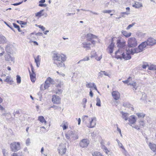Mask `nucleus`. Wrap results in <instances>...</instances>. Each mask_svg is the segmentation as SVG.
I'll return each instance as SVG.
<instances>
[{"label":"nucleus","mask_w":156,"mask_h":156,"mask_svg":"<svg viewBox=\"0 0 156 156\" xmlns=\"http://www.w3.org/2000/svg\"><path fill=\"white\" fill-rule=\"evenodd\" d=\"M66 57L64 54H60L58 53H54L53 56V59L54 63L59 67H64L65 64L63 62L66 60Z\"/></svg>","instance_id":"f257e3e1"},{"label":"nucleus","mask_w":156,"mask_h":156,"mask_svg":"<svg viewBox=\"0 0 156 156\" xmlns=\"http://www.w3.org/2000/svg\"><path fill=\"white\" fill-rule=\"evenodd\" d=\"M83 122L88 128L94 127L96 124V119L95 117L90 118L87 115H84L82 118Z\"/></svg>","instance_id":"f03ea898"},{"label":"nucleus","mask_w":156,"mask_h":156,"mask_svg":"<svg viewBox=\"0 0 156 156\" xmlns=\"http://www.w3.org/2000/svg\"><path fill=\"white\" fill-rule=\"evenodd\" d=\"M129 49H131L129 48L128 51H127L125 54L124 53V51L122 53L120 52V50L116 51L115 52V58L117 59L119 58L122 59L123 58L126 60L130 59L131 58V56L129 54H131L129 52Z\"/></svg>","instance_id":"7ed1b4c3"},{"label":"nucleus","mask_w":156,"mask_h":156,"mask_svg":"<svg viewBox=\"0 0 156 156\" xmlns=\"http://www.w3.org/2000/svg\"><path fill=\"white\" fill-rule=\"evenodd\" d=\"M147 46V45L145 41L143 42L137 48L129 49V52L131 54L133 55L135 53H138L141 52L144 50Z\"/></svg>","instance_id":"20e7f679"},{"label":"nucleus","mask_w":156,"mask_h":156,"mask_svg":"<svg viewBox=\"0 0 156 156\" xmlns=\"http://www.w3.org/2000/svg\"><path fill=\"white\" fill-rule=\"evenodd\" d=\"M117 45L119 48L118 50H120V52L122 53L124 51L126 45V41L123 40L119 39L117 41Z\"/></svg>","instance_id":"39448f33"},{"label":"nucleus","mask_w":156,"mask_h":156,"mask_svg":"<svg viewBox=\"0 0 156 156\" xmlns=\"http://www.w3.org/2000/svg\"><path fill=\"white\" fill-rule=\"evenodd\" d=\"M127 43L128 46L129 48L135 47L138 44L137 41L134 37H131L128 38Z\"/></svg>","instance_id":"423d86ee"},{"label":"nucleus","mask_w":156,"mask_h":156,"mask_svg":"<svg viewBox=\"0 0 156 156\" xmlns=\"http://www.w3.org/2000/svg\"><path fill=\"white\" fill-rule=\"evenodd\" d=\"M10 148L12 151L16 152L20 150L21 148L19 142H14L11 143L10 144Z\"/></svg>","instance_id":"0eeeda50"},{"label":"nucleus","mask_w":156,"mask_h":156,"mask_svg":"<svg viewBox=\"0 0 156 156\" xmlns=\"http://www.w3.org/2000/svg\"><path fill=\"white\" fill-rule=\"evenodd\" d=\"M55 82L54 80L50 77L48 78L45 81L44 85V89H48L51 84H54Z\"/></svg>","instance_id":"6e6552de"},{"label":"nucleus","mask_w":156,"mask_h":156,"mask_svg":"<svg viewBox=\"0 0 156 156\" xmlns=\"http://www.w3.org/2000/svg\"><path fill=\"white\" fill-rule=\"evenodd\" d=\"M58 151L60 154L62 155L64 154L66 151L65 145L62 143L58 147Z\"/></svg>","instance_id":"1a4fd4ad"},{"label":"nucleus","mask_w":156,"mask_h":156,"mask_svg":"<svg viewBox=\"0 0 156 156\" xmlns=\"http://www.w3.org/2000/svg\"><path fill=\"white\" fill-rule=\"evenodd\" d=\"M5 60L9 63L12 62L14 63L15 62V58L14 57L11 56L9 54L6 53L4 56Z\"/></svg>","instance_id":"9d476101"},{"label":"nucleus","mask_w":156,"mask_h":156,"mask_svg":"<svg viewBox=\"0 0 156 156\" xmlns=\"http://www.w3.org/2000/svg\"><path fill=\"white\" fill-rule=\"evenodd\" d=\"M90 141L88 139H84L80 141V146L83 148L86 147H87Z\"/></svg>","instance_id":"9b49d317"},{"label":"nucleus","mask_w":156,"mask_h":156,"mask_svg":"<svg viewBox=\"0 0 156 156\" xmlns=\"http://www.w3.org/2000/svg\"><path fill=\"white\" fill-rule=\"evenodd\" d=\"M52 101L54 104H59L61 103V98L58 96L53 95H52Z\"/></svg>","instance_id":"f8f14e48"},{"label":"nucleus","mask_w":156,"mask_h":156,"mask_svg":"<svg viewBox=\"0 0 156 156\" xmlns=\"http://www.w3.org/2000/svg\"><path fill=\"white\" fill-rule=\"evenodd\" d=\"M145 42L147 46H153L156 44V40L152 37L148 38Z\"/></svg>","instance_id":"ddd939ff"},{"label":"nucleus","mask_w":156,"mask_h":156,"mask_svg":"<svg viewBox=\"0 0 156 156\" xmlns=\"http://www.w3.org/2000/svg\"><path fill=\"white\" fill-rule=\"evenodd\" d=\"M136 118L135 115H133L130 116L128 119L129 121L128 124L132 126V124H134L136 121Z\"/></svg>","instance_id":"4468645a"},{"label":"nucleus","mask_w":156,"mask_h":156,"mask_svg":"<svg viewBox=\"0 0 156 156\" xmlns=\"http://www.w3.org/2000/svg\"><path fill=\"white\" fill-rule=\"evenodd\" d=\"M113 39L112 38L111 39V43L109 45L107 48V50L110 54L112 53L115 47V43H113Z\"/></svg>","instance_id":"2eb2a0df"},{"label":"nucleus","mask_w":156,"mask_h":156,"mask_svg":"<svg viewBox=\"0 0 156 156\" xmlns=\"http://www.w3.org/2000/svg\"><path fill=\"white\" fill-rule=\"evenodd\" d=\"M112 94L113 98L116 100H118L120 98V93L117 91H113L112 92Z\"/></svg>","instance_id":"dca6fc26"},{"label":"nucleus","mask_w":156,"mask_h":156,"mask_svg":"<svg viewBox=\"0 0 156 156\" xmlns=\"http://www.w3.org/2000/svg\"><path fill=\"white\" fill-rule=\"evenodd\" d=\"M146 142L150 148L154 152H156V144L151 142H148V141Z\"/></svg>","instance_id":"f3484780"},{"label":"nucleus","mask_w":156,"mask_h":156,"mask_svg":"<svg viewBox=\"0 0 156 156\" xmlns=\"http://www.w3.org/2000/svg\"><path fill=\"white\" fill-rule=\"evenodd\" d=\"M74 135L73 132L72 131H68L65 134L66 138L69 140L73 137Z\"/></svg>","instance_id":"a211bd4d"},{"label":"nucleus","mask_w":156,"mask_h":156,"mask_svg":"<svg viewBox=\"0 0 156 156\" xmlns=\"http://www.w3.org/2000/svg\"><path fill=\"white\" fill-rule=\"evenodd\" d=\"M120 113L122 115V117L123 119L126 121L128 120V118L129 117V114L126 112H124L123 111L120 112Z\"/></svg>","instance_id":"6ab92c4d"},{"label":"nucleus","mask_w":156,"mask_h":156,"mask_svg":"<svg viewBox=\"0 0 156 156\" xmlns=\"http://www.w3.org/2000/svg\"><path fill=\"white\" fill-rule=\"evenodd\" d=\"M91 45L90 43L87 42H84L82 44V46L83 48H86V50H87L90 49V45Z\"/></svg>","instance_id":"aec40b11"},{"label":"nucleus","mask_w":156,"mask_h":156,"mask_svg":"<svg viewBox=\"0 0 156 156\" xmlns=\"http://www.w3.org/2000/svg\"><path fill=\"white\" fill-rule=\"evenodd\" d=\"M68 126L69 123L68 122L65 121H64L62 122L60 126L62 127L63 130H65L68 128Z\"/></svg>","instance_id":"412c9836"},{"label":"nucleus","mask_w":156,"mask_h":156,"mask_svg":"<svg viewBox=\"0 0 156 156\" xmlns=\"http://www.w3.org/2000/svg\"><path fill=\"white\" fill-rule=\"evenodd\" d=\"M29 71L30 73V75L31 80L32 82L34 83L36 80V74L35 73H31V72L30 70H29Z\"/></svg>","instance_id":"4be33fe9"},{"label":"nucleus","mask_w":156,"mask_h":156,"mask_svg":"<svg viewBox=\"0 0 156 156\" xmlns=\"http://www.w3.org/2000/svg\"><path fill=\"white\" fill-rule=\"evenodd\" d=\"M7 42V40L5 36L0 34V44H4Z\"/></svg>","instance_id":"5701e85b"},{"label":"nucleus","mask_w":156,"mask_h":156,"mask_svg":"<svg viewBox=\"0 0 156 156\" xmlns=\"http://www.w3.org/2000/svg\"><path fill=\"white\" fill-rule=\"evenodd\" d=\"M40 56L38 55L37 57H34L35 62L37 66L39 67L40 65L41 62V58H40Z\"/></svg>","instance_id":"b1692460"},{"label":"nucleus","mask_w":156,"mask_h":156,"mask_svg":"<svg viewBox=\"0 0 156 156\" xmlns=\"http://www.w3.org/2000/svg\"><path fill=\"white\" fill-rule=\"evenodd\" d=\"M123 106L126 108H131V110H133V108L132 105L130 104L129 102H124L123 104Z\"/></svg>","instance_id":"393cba45"},{"label":"nucleus","mask_w":156,"mask_h":156,"mask_svg":"<svg viewBox=\"0 0 156 156\" xmlns=\"http://www.w3.org/2000/svg\"><path fill=\"white\" fill-rule=\"evenodd\" d=\"M133 7L136 9H139L143 7L142 3L138 2H136L135 3L132 5Z\"/></svg>","instance_id":"a878e982"},{"label":"nucleus","mask_w":156,"mask_h":156,"mask_svg":"<svg viewBox=\"0 0 156 156\" xmlns=\"http://www.w3.org/2000/svg\"><path fill=\"white\" fill-rule=\"evenodd\" d=\"M122 34L126 37H128L131 35L132 33L130 32L128 33L127 31L122 30L121 31Z\"/></svg>","instance_id":"bb28decb"},{"label":"nucleus","mask_w":156,"mask_h":156,"mask_svg":"<svg viewBox=\"0 0 156 156\" xmlns=\"http://www.w3.org/2000/svg\"><path fill=\"white\" fill-rule=\"evenodd\" d=\"M38 120L41 122L44 123L46 124L47 122L45 120L44 117L43 116H39L38 117Z\"/></svg>","instance_id":"cd10ccee"},{"label":"nucleus","mask_w":156,"mask_h":156,"mask_svg":"<svg viewBox=\"0 0 156 156\" xmlns=\"http://www.w3.org/2000/svg\"><path fill=\"white\" fill-rule=\"evenodd\" d=\"M138 118H143L145 116V114L143 112H138L136 114Z\"/></svg>","instance_id":"c85d7f7f"},{"label":"nucleus","mask_w":156,"mask_h":156,"mask_svg":"<svg viewBox=\"0 0 156 156\" xmlns=\"http://www.w3.org/2000/svg\"><path fill=\"white\" fill-rule=\"evenodd\" d=\"M129 85L132 86L133 87V90H136L137 88V86L135 82H133L132 83H129L128 85Z\"/></svg>","instance_id":"c756f323"},{"label":"nucleus","mask_w":156,"mask_h":156,"mask_svg":"<svg viewBox=\"0 0 156 156\" xmlns=\"http://www.w3.org/2000/svg\"><path fill=\"white\" fill-rule=\"evenodd\" d=\"M139 123L140 127H144L145 126V122L143 120L140 119L139 121Z\"/></svg>","instance_id":"7c9ffc66"},{"label":"nucleus","mask_w":156,"mask_h":156,"mask_svg":"<svg viewBox=\"0 0 156 156\" xmlns=\"http://www.w3.org/2000/svg\"><path fill=\"white\" fill-rule=\"evenodd\" d=\"M87 102V99L86 98H84L83 99L81 104L84 108H85L86 107V104Z\"/></svg>","instance_id":"2f4dec72"},{"label":"nucleus","mask_w":156,"mask_h":156,"mask_svg":"<svg viewBox=\"0 0 156 156\" xmlns=\"http://www.w3.org/2000/svg\"><path fill=\"white\" fill-rule=\"evenodd\" d=\"M132 79L131 77H129L127 80L122 81V82L125 84H127L128 85L129 83H130V82L131 81Z\"/></svg>","instance_id":"473e14b6"},{"label":"nucleus","mask_w":156,"mask_h":156,"mask_svg":"<svg viewBox=\"0 0 156 156\" xmlns=\"http://www.w3.org/2000/svg\"><path fill=\"white\" fill-rule=\"evenodd\" d=\"M44 10L42 9L40 11L37 12L35 13V16L36 17H41L42 15V13L44 12Z\"/></svg>","instance_id":"72a5a7b5"},{"label":"nucleus","mask_w":156,"mask_h":156,"mask_svg":"<svg viewBox=\"0 0 156 156\" xmlns=\"http://www.w3.org/2000/svg\"><path fill=\"white\" fill-rule=\"evenodd\" d=\"M130 14V13L128 12H121L120 13V16L121 17H125L126 15H128Z\"/></svg>","instance_id":"f704fd0d"},{"label":"nucleus","mask_w":156,"mask_h":156,"mask_svg":"<svg viewBox=\"0 0 156 156\" xmlns=\"http://www.w3.org/2000/svg\"><path fill=\"white\" fill-rule=\"evenodd\" d=\"M140 66L144 69H146L147 67H149L148 63L145 62H143V64L142 65H141Z\"/></svg>","instance_id":"c9c22d12"},{"label":"nucleus","mask_w":156,"mask_h":156,"mask_svg":"<svg viewBox=\"0 0 156 156\" xmlns=\"http://www.w3.org/2000/svg\"><path fill=\"white\" fill-rule=\"evenodd\" d=\"M148 69L150 70H156V65L152 64L150 65L148 67Z\"/></svg>","instance_id":"e433bc0d"},{"label":"nucleus","mask_w":156,"mask_h":156,"mask_svg":"<svg viewBox=\"0 0 156 156\" xmlns=\"http://www.w3.org/2000/svg\"><path fill=\"white\" fill-rule=\"evenodd\" d=\"M96 101H97L96 105L99 107L101 106V100L99 98L97 97L96 98Z\"/></svg>","instance_id":"4c0bfd02"},{"label":"nucleus","mask_w":156,"mask_h":156,"mask_svg":"<svg viewBox=\"0 0 156 156\" xmlns=\"http://www.w3.org/2000/svg\"><path fill=\"white\" fill-rule=\"evenodd\" d=\"M90 58H95L97 56L96 52L94 51H92L91 52Z\"/></svg>","instance_id":"58836bf2"},{"label":"nucleus","mask_w":156,"mask_h":156,"mask_svg":"<svg viewBox=\"0 0 156 156\" xmlns=\"http://www.w3.org/2000/svg\"><path fill=\"white\" fill-rule=\"evenodd\" d=\"M92 154L93 156H103L101 153L98 152H95Z\"/></svg>","instance_id":"ea45409f"},{"label":"nucleus","mask_w":156,"mask_h":156,"mask_svg":"<svg viewBox=\"0 0 156 156\" xmlns=\"http://www.w3.org/2000/svg\"><path fill=\"white\" fill-rule=\"evenodd\" d=\"M93 83H90L86 82V86L87 88H92L93 86Z\"/></svg>","instance_id":"a19ab883"},{"label":"nucleus","mask_w":156,"mask_h":156,"mask_svg":"<svg viewBox=\"0 0 156 156\" xmlns=\"http://www.w3.org/2000/svg\"><path fill=\"white\" fill-rule=\"evenodd\" d=\"M5 52L4 48L0 46V56L3 55Z\"/></svg>","instance_id":"79ce46f5"},{"label":"nucleus","mask_w":156,"mask_h":156,"mask_svg":"<svg viewBox=\"0 0 156 156\" xmlns=\"http://www.w3.org/2000/svg\"><path fill=\"white\" fill-rule=\"evenodd\" d=\"M117 141L118 144L119 146V147H120L122 149L124 150V151L126 152V151L125 149V148H124V147L122 146V143H121L120 142L119 140H117Z\"/></svg>","instance_id":"37998d69"},{"label":"nucleus","mask_w":156,"mask_h":156,"mask_svg":"<svg viewBox=\"0 0 156 156\" xmlns=\"http://www.w3.org/2000/svg\"><path fill=\"white\" fill-rule=\"evenodd\" d=\"M93 34H88L87 35V37L88 40L89 41H90V40L92 38Z\"/></svg>","instance_id":"c03bdc74"},{"label":"nucleus","mask_w":156,"mask_h":156,"mask_svg":"<svg viewBox=\"0 0 156 156\" xmlns=\"http://www.w3.org/2000/svg\"><path fill=\"white\" fill-rule=\"evenodd\" d=\"M16 81L17 83L19 84L21 83V79L20 77L18 75L16 76Z\"/></svg>","instance_id":"a18cd8bd"},{"label":"nucleus","mask_w":156,"mask_h":156,"mask_svg":"<svg viewBox=\"0 0 156 156\" xmlns=\"http://www.w3.org/2000/svg\"><path fill=\"white\" fill-rule=\"evenodd\" d=\"M13 25L14 27L17 29L19 32L21 31V30H20V27L19 25L15 23H13Z\"/></svg>","instance_id":"49530a36"},{"label":"nucleus","mask_w":156,"mask_h":156,"mask_svg":"<svg viewBox=\"0 0 156 156\" xmlns=\"http://www.w3.org/2000/svg\"><path fill=\"white\" fill-rule=\"evenodd\" d=\"M32 34H35V35H36V36H42L43 35V34L41 33H40V32H38V33H31V34H30V36H31L32 35Z\"/></svg>","instance_id":"de8ad7c7"},{"label":"nucleus","mask_w":156,"mask_h":156,"mask_svg":"<svg viewBox=\"0 0 156 156\" xmlns=\"http://www.w3.org/2000/svg\"><path fill=\"white\" fill-rule=\"evenodd\" d=\"M103 73L102 72V71H101L98 74V79H100V78L103 77Z\"/></svg>","instance_id":"09e8293b"},{"label":"nucleus","mask_w":156,"mask_h":156,"mask_svg":"<svg viewBox=\"0 0 156 156\" xmlns=\"http://www.w3.org/2000/svg\"><path fill=\"white\" fill-rule=\"evenodd\" d=\"M135 24V23H133L132 24H129L126 28V30H129L131 27H132Z\"/></svg>","instance_id":"8fccbe9b"},{"label":"nucleus","mask_w":156,"mask_h":156,"mask_svg":"<svg viewBox=\"0 0 156 156\" xmlns=\"http://www.w3.org/2000/svg\"><path fill=\"white\" fill-rule=\"evenodd\" d=\"M30 139L29 138H28L26 140V144L27 146H29L30 145Z\"/></svg>","instance_id":"3c124183"},{"label":"nucleus","mask_w":156,"mask_h":156,"mask_svg":"<svg viewBox=\"0 0 156 156\" xmlns=\"http://www.w3.org/2000/svg\"><path fill=\"white\" fill-rule=\"evenodd\" d=\"M62 92V89H58L56 92L55 93L57 94L60 95L61 94Z\"/></svg>","instance_id":"603ef678"},{"label":"nucleus","mask_w":156,"mask_h":156,"mask_svg":"<svg viewBox=\"0 0 156 156\" xmlns=\"http://www.w3.org/2000/svg\"><path fill=\"white\" fill-rule=\"evenodd\" d=\"M90 59L89 57L86 56L83 59L80 60V61H86L89 60Z\"/></svg>","instance_id":"864d4df0"},{"label":"nucleus","mask_w":156,"mask_h":156,"mask_svg":"<svg viewBox=\"0 0 156 156\" xmlns=\"http://www.w3.org/2000/svg\"><path fill=\"white\" fill-rule=\"evenodd\" d=\"M63 85V82L60 81L59 83L57 84L56 87H61V86Z\"/></svg>","instance_id":"5fc2aeb1"},{"label":"nucleus","mask_w":156,"mask_h":156,"mask_svg":"<svg viewBox=\"0 0 156 156\" xmlns=\"http://www.w3.org/2000/svg\"><path fill=\"white\" fill-rule=\"evenodd\" d=\"M75 14V13H66V16H73Z\"/></svg>","instance_id":"6e6d98bb"},{"label":"nucleus","mask_w":156,"mask_h":156,"mask_svg":"<svg viewBox=\"0 0 156 156\" xmlns=\"http://www.w3.org/2000/svg\"><path fill=\"white\" fill-rule=\"evenodd\" d=\"M132 127L133 128H134L137 130H139L140 129V126H138V125H136L134 126H133Z\"/></svg>","instance_id":"4d7b16f0"},{"label":"nucleus","mask_w":156,"mask_h":156,"mask_svg":"<svg viewBox=\"0 0 156 156\" xmlns=\"http://www.w3.org/2000/svg\"><path fill=\"white\" fill-rule=\"evenodd\" d=\"M10 77L9 76H7L6 78V79L4 80L5 81L8 83L9 81L10 80Z\"/></svg>","instance_id":"13d9d810"},{"label":"nucleus","mask_w":156,"mask_h":156,"mask_svg":"<svg viewBox=\"0 0 156 156\" xmlns=\"http://www.w3.org/2000/svg\"><path fill=\"white\" fill-rule=\"evenodd\" d=\"M95 58L98 61H100L102 58V55H101V56L99 57H98L96 56Z\"/></svg>","instance_id":"bf43d9fd"},{"label":"nucleus","mask_w":156,"mask_h":156,"mask_svg":"<svg viewBox=\"0 0 156 156\" xmlns=\"http://www.w3.org/2000/svg\"><path fill=\"white\" fill-rule=\"evenodd\" d=\"M39 6L41 7H46L47 6V5L45 4H43V3H40L39 4Z\"/></svg>","instance_id":"052dcab7"},{"label":"nucleus","mask_w":156,"mask_h":156,"mask_svg":"<svg viewBox=\"0 0 156 156\" xmlns=\"http://www.w3.org/2000/svg\"><path fill=\"white\" fill-rule=\"evenodd\" d=\"M112 12L111 10H105L103 11V12L104 13H110Z\"/></svg>","instance_id":"680f3d73"},{"label":"nucleus","mask_w":156,"mask_h":156,"mask_svg":"<svg viewBox=\"0 0 156 156\" xmlns=\"http://www.w3.org/2000/svg\"><path fill=\"white\" fill-rule=\"evenodd\" d=\"M10 47L9 46L7 45L5 48L6 51L7 52H9L10 51L9 50V49H10Z\"/></svg>","instance_id":"e2e57ef3"},{"label":"nucleus","mask_w":156,"mask_h":156,"mask_svg":"<svg viewBox=\"0 0 156 156\" xmlns=\"http://www.w3.org/2000/svg\"><path fill=\"white\" fill-rule=\"evenodd\" d=\"M38 27L41 29L43 31H44L45 29V28L43 26L39 25Z\"/></svg>","instance_id":"0e129e2a"},{"label":"nucleus","mask_w":156,"mask_h":156,"mask_svg":"<svg viewBox=\"0 0 156 156\" xmlns=\"http://www.w3.org/2000/svg\"><path fill=\"white\" fill-rule=\"evenodd\" d=\"M30 66L31 69V73H35L34 72V69L32 64Z\"/></svg>","instance_id":"69168bd1"},{"label":"nucleus","mask_w":156,"mask_h":156,"mask_svg":"<svg viewBox=\"0 0 156 156\" xmlns=\"http://www.w3.org/2000/svg\"><path fill=\"white\" fill-rule=\"evenodd\" d=\"M51 108H53L55 109H57L58 108V107L57 106L53 105V106H51Z\"/></svg>","instance_id":"338daca9"},{"label":"nucleus","mask_w":156,"mask_h":156,"mask_svg":"<svg viewBox=\"0 0 156 156\" xmlns=\"http://www.w3.org/2000/svg\"><path fill=\"white\" fill-rule=\"evenodd\" d=\"M103 149L105 151V153L106 154H108V150L107 148V147L105 146H104Z\"/></svg>","instance_id":"774afa93"}]
</instances>
